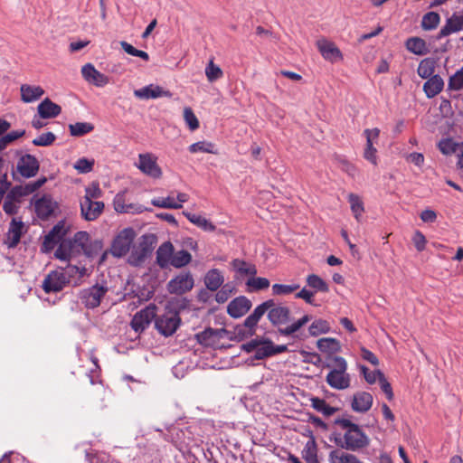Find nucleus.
<instances>
[{
    "label": "nucleus",
    "mask_w": 463,
    "mask_h": 463,
    "mask_svg": "<svg viewBox=\"0 0 463 463\" xmlns=\"http://www.w3.org/2000/svg\"><path fill=\"white\" fill-rule=\"evenodd\" d=\"M114 208L118 213H128L131 205L125 204L124 195L121 194H118L113 201Z\"/></svg>",
    "instance_id": "nucleus-63"
},
{
    "label": "nucleus",
    "mask_w": 463,
    "mask_h": 463,
    "mask_svg": "<svg viewBox=\"0 0 463 463\" xmlns=\"http://www.w3.org/2000/svg\"><path fill=\"white\" fill-rule=\"evenodd\" d=\"M302 458L307 463H320L317 458V448L315 440H308L302 450Z\"/></svg>",
    "instance_id": "nucleus-41"
},
{
    "label": "nucleus",
    "mask_w": 463,
    "mask_h": 463,
    "mask_svg": "<svg viewBox=\"0 0 463 463\" xmlns=\"http://www.w3.org/2000/svg\"><path fill=\"white\" fill-rule=\"evenodd\" d=\"M251 307V301L244 296L235 298L227 307V313L233 318L244 316Z\"/></svg>",
    "instance_id": "nucleus-22"
},
{
    "label": "nucleus",
    "mask_w": 463,
    "mask_h": 463,
    "mask_svg": "<svg viewBox=\"0 0 463 463\" xmlns=\"http://www.w3.org/2000/svg\"><path fill=\"white\" fill-rule=\"evenodd\" d=\"M37 112L41 118L51 119L61 113V107L49 98H45L37 107Z\"/></svg>",
    "instance_id": "nucleus-24"
},
{
    "label": "nucleus",
    "mask_w": 463,
    "mask_h": 463,
    "mask_svg": "<svg viewBox=\"0 0 463 463\" xmlns=\"http://www.w3.org/2000/svg\"><path fill=\"white\" fill-rule=\"evenodd\" d=\"M407 50L416 55H425L429 52L426 42L420 37H411L405 43Z\"/></svg>",
    "instance_id": "nucleus-31"
},
{
    "label": "nucleus",
    "mask_w": 463,
    "mask_h": 463,
    "mask_svg": "<svg viewBox=\"0 0 463 463\" xmlns=\"http://www.w3.org/2000/svg\"><path fill=\"white\" fill-rule=\"evenodd\" d=\"M80 206L82 218L89 222L97 220L102 214L105 208L103 202L89 201V199H80Z\"/></svg>",
    "instance_id": "nucleus-16"
},
{
    "label": "nucleus",
    "mask_w": 463,
    "mask_h": 463,
    "mask_svg": "<svg viewBox=\"0 0 463 463\" xmlns=\"http://www.w3.org/2000/svg\"><path fill=\"white\" fill-rule=\"evenodd\" d=\"M330 326L326 320L324 319H317L312 322V324L308 327V332L312 336H317L321 334H326L329 332Z\"/></svg>",
    "instance_id": "nucleus-46"
},
{
    "label": "nucleus",
    "mask_w": 463,
    "mask_h": 463,
    "mask_svg": "<svg viewBox=\"0 0 463 463\" xmlns=\"http://www.w3.org/2000/svg\"><path fill=\"white\" fill-rule=\"evenodd\" d=\"M335 368L332 369L326 375L327 384L335 390H345L350 386V376L346 373L347 364L345 358L335 356Z\"/></svg>",
    "instance_id": "nucleus-4"
},
{
    "label": "nucleus",
    "mask_w": 463,
    "mask_h": 463,
    "mask_svg": "<svg viewBox=\"0 0 463 463\" xmlns=\"http://www.w3.org/2000/svg\"><path fill=\"white\" fill-rule=\"evenodd\" d=\"M184 118L192 131L196 130L199 128V120L190 107L184 108Z\"/></svg>",
    "instance_id": "nucleus-58"
},
{
    "label": "nucleus",
    "mask_w": 463,
    "mask_h": 463,
    "mask_svg": "<svg viewBox=\"0 0 463 463\" xmlns=\"http://www.w3.org/2000/svg\"><path fill=\"white\" fill-rule=\"evenodd\" d=\"M378 381L382 391L386 395V398L389 401H392L393 399L392 388L391 386V383L387 381L384 374L381 371H378Z\"/></svg>",
    "instance_id": "nucleus-61"
},
{
    "label": "nucleus",
    "mask_w": 463,
    "mask_h": 463,
    "mask_svg": "<svg viewBox=\"0 0 463 463\" xmlns=\"http://www.w3.org/2000/svg\"><path fill=\"white\" fill-rule=\"evenodd\" d=\"M463 29V10L455 12L446 20V24L441 27L437 35V40L449 36L451 33H458Z\"/></svg>",
    "instance_id": "nucleus-18"
},
{
    "label": "nucleus",
    "mask_w": 463,
    "mask_h": 463,
    "mask_svg": "<svg viewBox=\"0 0 463 463\" xmlns=\"http://www.w3.org/2000/svg\"><path fill=\"white\" fill-rule=\"evenodd\" d=\"M348 203L354 217L357 222H360V218L364 212V203L359 195L355 194H348Z\"/></svg>",
    "instance_id": "nucleus-39"
},
{
    "label": "nucleus",
    "mask_w": 463,
    "mask_h": 463,
    "mask_svg": "<svg viewBox=\"0 0 463 463\" xmlns=\"http://www.w3.org/2000/svg\"><path fill=\"white\" fill-rule=\"evenodd\" d=\"M191 261L192 255L187 250H174L170 266H173L176 269H181L188 265Z\"/></svg>",
    "instance_id": "nucleus-37"
},
{
    "label": "nucleus",
    "mask_w": 463,
    "mask_h": 463,
    "mask_svg": "<svg viewBox=\"0 0 463 463\" xmlns=\"http://www.w3.org/2000/svg\"><path fill=\"white\" fill-rule=\"evenodd\" d=\"M299 288L298 284L284 285V284H273L272 294L274 296H287Z\"/></svg>",
    "instance_id": "nucleus-53"
},
{
    "label": "nucleus",
    "mask_w": 463,
    "mask_h": 463,
    "mask_svg": "<svg viewBox=\"0 0 463 463\" xmlns=\"http://www.w3.org/2000/svg\"><path fill=\"white\" fill-rule=\"evenodd\" d=\"M87 271L84 266L79 267L77 265L68 264L61 272L64 275L66 280H68V284L72 283L73 286H77L80 284L81 279L88 274Z\"/></svg>",
    "instance_id": "nucleus-25"
},
{
    "label": "nucleus",
    "mask_w": 463,
    "mask_h": 463,
    "mask_svg": "<svg viewBox=\"0 0 463 463\" xmlns=\"http://www.w3.org/2000/svg\"><path fill=\"white\" fill-rule=\"evenodd\" d=\"M81 74L85 80L97 87H104L109 83V77L96 70L91 63L82 66Z\"/></svg>",
    "instance_id": "nucleus-21"
},
{
    "label": "nucleus",
    "mask_w": 463,
    "mask_h": 463,
    "mask_svg": "<svg viewBox=\"0 0 463 463\" xmlns=\"http://www.w3.org/2000/svg\"><path fill=\"white\" fill-rule=\"evenodd\" d=\"M108 292V287L104 285H93L80 292V302L87 308H95L99 306L101 298Z\"/></svg>",
    "instance_id": "nucleus-10"
},
{
    "label": "nucleus",
    "mask_w": 463,
    "mask_h": 463,
    "mask_svg": "<svg viewBox=\"0 0 463 463\" xmlns=\"http://www.w3.org/2000/svg\"><path fill=\"white\" fill-rule=\"evenodd\" d=\"M102 242L99 240L91 241L87 232H77L71 239L63 240L54 252V256L64 261L84 254L87 258L96 257L102 250Z\"/></svg>",
    "instance_id": "nucleus-1"
},
{
    "label": "nucleus",
    "mask_w": 463,
    "mask_h": 463,
    "mask_svg": "<svg viewBox=\"0 0 463 463\" xmlns=\"http://www.w3.org/2000/svg\"><path fill=\"white\" fill-rule=\"evenodd\" d=\"M335 424L345 430L343 437L340 433H334V441L338 447L356 451L368 446L369 438L359 425L344 418L336 419Z\"/></svg>",
    "instance_id": "nucleus-3"
},
{
    "label": "nucleus",
    "mask_w": 463,
    "mask_h": 463,
    "mask_svg": "<svg viewBox=\"0 0 463 463\" xmlns=\"http://www.w3.org/2000/svg\"><path fill=\"white\" fill-rule=\"evenodd\" d=\"M67 284L68 280H66L64 275L61 271L55 270L46 276L43 282V288L46 293L58 292Z\"/></svg>",
    "instance_id": "nucleus-20"
},
{
    "label": "nucleus",
    "mask_w": 463,
    "mask_h": 463,
    "mask_svg": "<svg viewBox=\"0 0 463 463\" xmlns=\"http://www.w3.org/2000/svg\"><path fill=\"white\" fill-rule=\"evenodd\" d=\"M25 134V130L11 131L0 137V151L4 150L9 144L15 141Z\"/></svg>",
    "instance_id": "nucleus-55"
},
{
    "label": "nucleus",
    "mask_w": 463,
    "mask_h": 463,
    "mask_svg": "<svg viewBox=\"0 0 463 463\" xmlns=\"http://www.w3.org/2000/svg\"><path fill=\"white\" fill-rule=\"evenodd\" d=\"M16 172L23 177L29 178V154L20 157L16 165Z\"/></svg>",
    "instance_id": "nucleus-62"
},
{
    "label": "nucleus",
    "mask_w": 463,
    "mask_h": 463,
    "mask_svg": "<svg viewBox=\"0 0 463 463\" xmlns=\"http://www.w3.org/2000/svg\"><path fill=\"white\" fill-rule=\"evenodd\" d=\"M273 356L272 354V341L269 338L260 337V345L254 354L253 358L256 360H262L267 357Z\"/></svg>",
    "instance_id": "nucleus-36"
},
{
    "label": "nucleus",
    "mask_w": 463,
    "mask_h": 463,
    "mask_svg": "<svg viewBox=\"0 0 463 463\" xmlns=\"http://www.w3.org/2000/svg\"><path fill=\"white\" fill-rule=\"evenodd\" d=\"M310 402L311 406L324 416H331L337 411L336 408L330 406L324 399L312 397L310 398Z\"/></svg>",
    "instance_id": "nucleus-38"
},
{
    "label": "nucleus",
    "mask_w": 463,
    "mask_h": 463,
    "mask_svg": "<svg viewBox=\"0 0 463 463\" xmlns=\"http://www.w3.org/2000/svg\"><path fill=\"white\" fill-rule=\"evenodd\" d=\"M157 238L153 233H146L139 238L137 246L134 247L129 256L128 261L131 265L139 266L152 253Z\"/></svg>",
    "instance_id": "nucleus-5"
},
{
    "label": "nucleus",
    "mask_w": 463,
    "mask_h": 463,
    "mask_svg": "<svg viewBox=\"0 0 463 463\" xmlns=\"http://www.w3.org/2000/svg\"><path fill=\"white\" fill-rule=\"evenodd\" d=\"M120 46L124 50V52H126L128 54L131 56L139 57L146 61L149 60V55L146 52L136 49L134 46H132L126 41H121Z\"/></svg>",
    "instance_id": "nucleus-56"
},
{
    "label": "nucleus",
    "mask_w": 463,
    "mask_h": 463,
    "mask_svg": "<svg viewBox=\"0 0 463 463\" xmlns=\"http://www.w3.org/2000/svg\"><path fill=\"white\" fill-rule=\"evenodd\" d=\"M102 194L103 192L99 187V184L98 182H92L90 185L85 187V195L81 199L94 201L99 199Z\"/></svg>",
    "instance_id": "nucleus-50"
},
{
    "label": "nucleus",
    "mask_w": 463,
    "mask_h": 463,
    "mask_svg": "<svg viewBox=\"0 0 463 463\" xmlns=\"http://www.w3.org/2000/svg\"><path fill=\"white\" fill-rule=\"evenodd\" d=\"M27 195H29V184L24 185H14L13 187L11 186L5 198L20 204L23 198Z\"/></svg>",
    "instance_id": "nucleus-35"
},
{
    "label": "nucleus",
    "mask_w": 463,
    "mask_h": 463,
    "mask_svg": "<svg viewBox=\"0 0 463 463\" xmlns=\"http://www.w3.org/2000/svg\"><path fill=\"white\" fill-rule=\"evenodd\" d=\"M181 325V318L177 312L169 309L164 314L156 317L155 327L164 336L173 335Z\"/></svg>",
    "instance_id": "nucleus-6"
},
{
    "label": "nucleus",
    "mask_w": 463,
    "mask_h": 463,
    "mask_svg": "<svg viewBox=\"0 0 463 463\" xmlns=\"http://www.w3.org/2000/svg\"><path fill=\"white\" fill-rule=\"evenodd\" d=\"M364 135L366 137V144L364 151V157L373 165H377V149L374 147L373 143L378 140L380 135V129L374 128L373 129L366 128L364 131Z\"/></svg>",
    "instance_id": "nucleus-15"
},
{
    "label": "nucleus",
    "mask_w": 463,
    "mask_h": 463,
    "mask_svg": "<svg viewBox=\"0 0 463 463\" xmlns=\"http://www.w3.org/2000/svg\"><path fill=\"white\" fill-rule=\"evenodd\" d=\"M317 348L322 353L335 354L341 350L339 341L332 337L321 338L317 341Z\"/></svg>",
    "instance_id": "nucleus-33"
},
{
    "label": "nucleus",
    "mask_w": 463,
    "mask_h": 463,
    "mask_svg": "<svg viewBox=\"0 0 463 463\" xmlns=\"http://www.w3.org/2000/svg\"><path fill=\"white\" fill-rule=\"evenodd\" d=\"M335 159L343 171H345L351 176H354L356 168L353 164H351L345 158H343L341 156H336Z\"/></svg>",
    "instance_id": "nucleus-64"
},
{
    "label": "nucleus",
    "mask_w": 463,
    "mask_h": 463,
    "mask_svg": "<svg viewBox=\"0 0 463 463\" xmlns=\"http://www.w3.org/2000/svg\"><path fill=\"white\" fill-rule=\"evenodd\" d=\"M233 289V286L229 283L223 285L221 289L217 291L215 300L220 304L226 302L230 298Z\"/></svg>",
    "instance_id": "nucleus-60"
},
{
    "label": "nucleus",
    "mask_w": 463,
    "mask_h": 463,
    "mask_svg": "<svg viewBox=\"0 0 463 463\" xmlns=\"http://www.w3.org/2000/svg\"><path fill=\"white\" fill-rule=\"evenodd\" d=\"M188 149L191 153L203 152L217 154V151L215 150V145L208 141H199L194 143L189 146Z\"/></svg>",
    "instance_id": "nucleus-48"
},
{
    "label": "nucleus",
    "mask_w": 463,
    "mask_h": 463,
    "mask_svg": "<svg viewBox=\"0 0 463 463\" xmlns=\"http://www.w3.org/2000/svg\"><path fill=\"white\" fill-rule=\"evenodd\" d=\"M55 140V134L51 131H48L45 133H42L41 135L33 138L32 143L37 146H52Z\"/></svg>",
    "instance_id": "nucleus-52"
},
{
    "label": "nucleus",
    "mask_w": 463,
    "mask_h": 463,
    "mask_svg": "<svg viewBox=\"0 0 463 463\" xmlns=\"http://www.w3.org/2000/svg\"><path fill=\"white\" fill-rule=\"evenodd\" d=\"M373 395L367 392H357L353 395L351 408L359 413L367 412L373 405Z\"/></svg>",
    "instance_id": "nucleus-23"
},
{
    "label": "nucleus",
    "mask_w": 463,
    "mask_h": 463,
    "mask_svg": "<svg viewBox=\"0 0 463 463\" xmlns=\"http://www.w3.org/2000/svg\"><path fill=\"white\" fill-rule=\"evenodd\" d=\"M307 284L315 290V293L329 291L326 282L316 274H310L307 277Z\"/></svg>",
    "instance_id": "nucleus-44"
},
{
    "label": "nucleus",
    "mask_w": 463,
    "mask_h": 463,
    "mask_svg": "<svg viewBox=\"0 0 463 463\" xmlns=\"http://www.w3.org/2000/svg\"><path fill=\"white\" fill-rule=\"evenodd\" d=\"M136 237V232L133 228L123 229L113 240L110 253L116 258H121L129 251L130 247Z\"/></svg>",
    "instance_id": "nucleus-7"
},
{
    "label": "nucleus",
    "mask_w": 463,
    "mask_h": 463,
    "mask_svg": "<svg viewBox=\"0 0 463 463\" xmlns=\"http://www.w3.org/2000/svg\"><path fill=\"white\" fill-rule=\"evenodd\" d=\"M134 95L140 99H151L162 97L171 98L173 96L171 91L164 90L159 85L155 84H149L134 90Z\"/></svg>",
    "instance_id": "nucleus-19"
},
{
    "label": "nucleus",
    "mask_w": 463,
    "mask_h": 463,
    "mask_svg": "<svg viewBox=\"0 0 463 463\" xmlns=\"http://www.w3.org/2000/svg\"><path fill=\"white\" fill-rule=\"evenodd\" d=\"M205 75L210 82L221 79L223 75L222 69L211 60L205 68Z\"/></svg>",
    "instance_id": "nucleus-51"
},
{
    "label": "nucleus",
    "mask_w": 463,
    "mask_h": 463,
    "mask_svg": "<svg viewBox=\"0 0 463 463\" xmlns=\"http://www.w3.org/2000/svg\"><path fill=\"white\" fill-rule=\"evenodd\" d=\"M316 44L325 60L330 62H335L343 59L340 49L333 42L326 38H321L317 41Z\"/></svg>",
    "instance_id": "nucleus-17"
},
{
    "label": "nucleus",
    "mask_w": 463,
    "mask_h": 463,
    "mask_svg": "<svg viewBox=\"0 0 463 463\" xmlns=\"http://www.w3.org/2000/svg\"><path fill=\"white\" fill-rule=\"evenodd\" d=\"M328 461L330 463H362L356 456L345 452L340 449L330 451Z\"/></svg>",
    "instance_id": "nucleus-30"
},
{
    "label": "nucleus",
    "mask_w": 463,
    "mask_h": 463,
    "mask_svg": "<svg viewBox=\"0 0 463 463\" xmlns=\"http://www.w3.org/2000/svg\"><path fill=\"white\" fill-rule=\"evenodd\" d=\"M232 269L241 276H255L257 274L256 266L250 264L243 260L235 259L232 261Z\"/></svg>",
    "instance_id": "nucleus-34"
},
{
    "label": "nucleus",
    "mask_w": 463,
    "mask_h": 463,
    "mask_svg": "<svg viewBox=\"0 0 463 463\" xmlns=\"http://www.w3.org/2000/svg\"><path fill=\"white\" fill-rule=\"evenodd\" d=\"M94 129V125L89 122H76L69 125V131L72 137H83Z\"/></svg>",
    "instance_id": "nucleus-40"
},
{
    "label": "nucleus",
    "mask_w": 463,
    "mask_h": 463,
    "mask_svg": "<svg viewBox=\"0 0 463 463\" xmlns=\"http://www.w3.org/2000/svg\"><path fill=\"white\" fill-rule=\"evenodd\" d=\"M448 88L453 90L463 89V67L449 77Z\"/></svg>",
    "instance_id": "nucleus-57"
},
{
    "label": "nucleus",
    "mask_w": 463,
    "mask_h": 463,
    "mask_svg": "<svg viewBox=\"0 0 463 463\" xmlns=\"http://www.w3.org/2000/svg\"><path fill=\"white\" fill-rule=\"evenodd\" d=\"M229 334V331L225 328L215 329L207 327L203 331L197 333L195 338L200 345L205 347L218 348L220 341L228 337Z\"/></svg>",
    "instance_id": "nucleus-9"
},
{
    "label": "nucleus",
    "mask_w": 463,
    "mask_h": 463,
    "mask_svg": "<svg viewBox=\"0 0 463 463\" xmlns=\"http://www.w3.org/2000/svg\"><path fill=\"white\" fill-rule=\"evenodd\" d=\"M95 161L94 159H89L86 157L79 158L73 167L78 171L80 174H88L93 170Z\"/></svg>",
    "instance_id": "nucleus-54"
},
{
    "label": "nucleus",
    "mask_w": 463,
    "mask_h": 463,
    "mask_svg": "<svg viewBox=\"0 0 463 463\" xmlns=\"http://www.w3.org/2000/svg\"><path fill=\"white\" fill-rule=\"evenodd\" d=\"M34 205V211L37 217L43 221L49 220L54 215L55 211L58 209V203L53 200L52 196L49 194H45L41 197L35 194L31 199V206Z\"/></svg>",
    "instance_id": "nucleus-8"
},
{
    "label": "nucleus",
    "mask_w": 463,
    "mask_h": 463,
    "mask_svg": "<svg viewBox=\"0 0 463 463\" xmlns=\"http://www.w3.org/2000/svg\"><path fill=\"white\" fill-rule=\"evenodd\" d=\"M435 70V61L433 59L426 58L422 60L417 69L418 75L422 79L432 77Z\"/></svg>",
    "instance_id": "nucleus-42"
},
{
    "label": "nucleus",
    "mask_w": 463,
    "mask_h": 463,
    "mask_svg": "<svg viewBox=\"0 0 463 463\" xmlns=\"http://www.w3.org/2000/svg\"><path fill=\"white\" fill-rule=\"evenodd\" d=\"M440 22V16L436 12H428L421 20V27L426 31L434 30Z\"/></svg>",
    "instance_id": "nucleus-45"
},
{
    "label": "nucleus",
    "mask_w": 463,
    "mask_h": 463,
    "mask_svg": "<svg viewBox=\"0 0 463 463\" xmlns=\"http://www.w3.org/2000/svg\"><path fill=\"white\" fill-rule=\"evenodd\" d=\"M194 285V279L190 272H183L172 279L166 285L167 291L174 295H183L190 291Z\"/></svg>",
    "instance_id": "nucleus-13"
},
{
    "label": "nucleus",
    "mask_w": 463,
    "mask_h": 463,
    "mask_svg": "<svg viewBox=\"0 0 463 463\" xmlns=\"http://www.w3.org/2000/svg\"><path fill=\"white\" fill-rule=\"evenodd\" d=\"M152 204L165 209H181L183 207L181 203H178L170 196L155 198L152 200Z\"/></svg>",
    "instance_id": "nucleus-47"
},
{
    "label": "nucleus",
    "mask_w": 463,
    "mask_h": 463,
    "mask_svg": "<svg viewBox=\"0 0 463 463\" xmlns=\"http://www.w3.org/2000/svg\"><path fill=\"white\" fill-rule=\"evenodd\" d=\"M24 227V225L22 221H16L15 219L12 220L6 235V240L5 241V243L8 248H14L18 244L23 234Z\"/></svg>",
    "instance_id": "nucleus-26"
},
{
    "label": "nucleus",
    "mask_w": 463,
    "mask_h": 463,
    "mask_svg": "<svg viewBox=\"0 0 463 463\" xmlns=\"http://www.w3.org/2000/svg\"><path fill=\"white\" fill-rule=\"evenodd\" d=\"M69 231L70 227L66 225V222L59 221L44 237L43 246L45 250H52L57 244L60 245L61 241L67 240L66 236Z\"/></svg>",
    "instance_id": "nucleus-12"
},
{
    "label": "nucleus",
    "mask_w": 463,
    "mask_h": 463,
    "mask_svg": "<svg viewBox=\"0 0 463 463\" xmlns=\"http://www.w3.org/2000/svg\"><path fill=\"white\" fill-rule=\"evenodd\" d=\"M460 146L461 143L456 142L449 137L441 139L438 144L439 151L446 156L457 154Z\"/></svg>",
    "instance_id": "nucleus-43"
},
{
    "label": "nucleus",
    "mask_w": 463,
    "mask_h": 463,
    "mask_svg": "<svg viewBox=\"0 0 463 463\" xmlns=\"http://www.w3.org/2000/svg\"><path fill=\"white\" fill-rule=\"evenodd\" d=\"M246 285L250 287L252 291H259L268 288L269 287V280L266 278L251 276L247 280Z\"/></svg>",
    "instance_id": "nucleus-49"
},
{
    "label": "nucleus",
    "mask_w": 463,
    "mask_h": 463,
    "mask_svg": "<svg viewBox=\"0 0 463 463\" xmlns=\"http://www.w3.org/2000/svg\"><path fill=\"white\" fill-rule=\"evenodd\" d=\"M444 81L442 78L436 74L428 79L423 85V90L429 99L437 96L443 89Z\"/></svg>",
    "instance_id": "nucleus-28"
},
{
    "label": "nucleus",
    "mask_w": 463,
    "mask_h": 463,
    "mask_svg": "<svg viewBox=\"0 0 463 463\" xmlns=\"http://www.w3.org/2000/svg\"><path fill=\"white\" fill-rule=\"evenodd\" d=\"M183 214L194 225L201 228L205 232H214L216 227L206 218L197 215L194 213H191L189 212H183Z\"/></svg>",
    "instance_id": "nucleus-32"
},
{
    "label": "nucleus",
    "mask_w": 463,
    "mask_h": 463,
    "mask_svg": "<svg viewBox=\"0 0 463 463\" xmlns=\"http://www.w3.org/2000/svg\"><path fill=\"white\" fill-rule=\"evenodd\" d=\"M272 305V299H268L259 306H257L253 312L250 314V317L257 322L260 320V318L263 317V315L267 312H269V307Z\"/></svg>",
    "instance_id": "nucleus-59"
},
{
    "label": "nucleus",
    "mask_w": 463,
    "mask_h": 463,
    "mask_svg": "<svg viewBox=\"0 0 463 463\" xmlns=\"http://www.w3.org/2000/svg\"><path fill=\"white\" fill-rule=\"evenodd\" d=\"M204 285L210 291H216L223 284L224 278L218 269H212L204 276Z\"/></svg>",
    "instance_id": "nucleus-29"
},
{
    "label": "nucleus",
    "mask_w": 463,
    "mask_h": 463,
    "mask_svg": "<svg viewBox=\"0 0 463 463\" xmlns=\"http://www.w3.org/2000/svg\"><path fill=\"white\" fill-rule=\"evenodd\" d=\"M174 246L170 241L162 243L156 250V263L161 269H166L171 265Z\"/></svg>",
    "instance_id": "nucleus-27"
},
{
    "label": "nucleus",
    "mask_w": 463,
    "mask_h": 463,
    "mask_svg": "<svg viewBox=\"0 0 463 463\" xmlns=\"http://www.w3.org/2000/svg\"><path fill=\"white\" fill-rule=\"evenodd\" d=\"M272 307H269L267 317L269 323L278 328L279 335L290 336L297 333L303 326L311 320V316L304 315L299 319L294 321L290 325L291 312L288 307L276 303L272 299Z\"/></svg>",
    "instance_id": "nucleus-2"
},
{
    "label": "nucleus",
    "mask_w": 463,
    "mask_h": 463,
    "mask_svg": "<svg viewBox=\"0 0 463 463\" xmlns=\"http://www.w3.org/2000/svg\"><path fill=\"white\" fill-rule=\"evenodd\" d=\"M157 307L155 304H149L140 311L137 312L132 320L131 327L137 333L144 332L151 321L156 317Z\"/></svg>",
    "instance_id": "nucleus-11"
},
{
    "label": "nucleus",
    "mask_w": 463,
    "mask_h": 463,
    "mask_svg": "<svg viewBox=\"0 0 463 463\" xmlns=\"http://www.w3.org/2000/svg\"><path fill=\"white\" fill-rule=\"evenodd\" d=\"M137 168L145 175L157 179L162 176V169L156 163V157L152 154H139Z\"/></svg>",
    "instance_id": "nucleus-14"
}]
</instances>
